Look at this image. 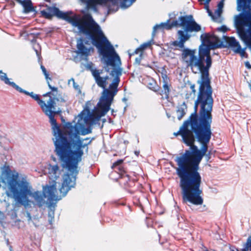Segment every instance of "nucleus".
I'll return each mask as SVG.
<instances>
[{"instance_id":"1","label":"nucleus","mask_w":251,"mask_h":251,"mask_svg":"<svg viewBox=\"0 0 251 251\" xmlns=\"http://www.w3.org/2000/svg\"><path fill=\"white\" fill-rule=\"evenodd\" d=\"M205 72L202 80L198 81L200 86L195 101V111L175 133L176 135H181L183 142L190 146L191 150H186L183 155L175 159L177 165L176 170L180 179L182 201L196 205L202 204L203 201L201 196V177L198 172L199 165L204 155H210V153H206L212 134V89L210 79L207 78V69Z\"/></svg>"},{"instance_id":"2","label":"nucleus","mask_w":251,"mask_h":251,"mask_svg":"<svg viewBox=\"0 0 251 251\" xmlns=\"http://www.w3.org/2000/svg\"><path fill=\"white\" fill-rule=\"evenodd\" d=\"M16 90L21 93L30 96L36 100L43 111L50 119L53 135L55 138L54 141L55 151L62 162L63 167L66 168L68 171L63 176L62 186L59 189L61 195H66L75 184L76 176L78 172V163L81 161L83 155V149L90 144L91 140L88 138H80L78 131L75 128L72 129L68 132L70 139L68 142L66 135L62 132L54 119L55 115L58 113L55 107V100H57L56 97L57 95L55 92L51 91L43 95L44 97H49V100L46 102L40 99L38 95L32 92H28L19 86Z\"/></svg>"},{"instance_id":"3","label":"nucleus","mask_w":251,"mask_h":251,"mask_svg":"<svg viewBox=\"0 0 251 251\" xmlns=\"http://www.w3.org/2000/svg\"><path fill=\"white\" fill-rule=\"evenodd\" d=\"M182 27L183 30L177 31L178 40L173 41L171 45L176 50H182L181 57L187 67L190 68L192 71L197 74L200 73L201 79L202 80L203 74L207 71V78H209V71L212 66V58L210 55V50L221 47V44L217 43H209V45H201L199 49V54L196 55V50L185 49V43L188 41L191 32H198L201 30V26L197 24L192 15L180 16L177 20L171 22L170 19L165 23L156 25L153 28L152 36L153 37L157 29L170 30L173 27Z\"/></svg>"},{"instance_id":"4","label":"nucleus","mask_w":251,"mask_h":251,"mask_svg":"<svg viewBox=\"0 0 251 251\" xmlns=\"http://www.w3.org/2000/svg\"><path fill=\"white\" fill-rule=\"evenodd\" d=\"M19 178V174L15 171H11L9 168L3 170L0 175V180L4 185L2 188L5 190L7 196L14 198L17 202L25 207L30 204L28 196L34 201L36 204L41 207L45 204L49 203V197L46 196L44 190L49 187L55 189L54 195H57V188L55 184L43 187L42 192L32 191V187L27 181L26 177Z\"/></svg>"},{"instance_id":"5","label":"nucleus","mask_w":251,"mask_h":251,"mask_svg":"<svg viewBox=\"0 0 251 251\" xmlns=\"http://www.w3.org/2000/svg\"><path fill=\"white\" fill-rule=\"evenodd\" d=\"M43 16L48 19H50L53 16L64 20L72 24L75 27H77L80 32L89 36L92 44L102 50L101 42L108 43L107 38L103 34L100 26L94 21L90 14H86L82 17L75 15L72 17L71 11L63 12L58 8L49 7L46 10L41 11Z\"/></svg>"},{"instance_id":"6","label":"nucleus","mask_w":251,"mask_h":251,"mask_svg":"<svg viewBox=\"0 0 251 251\" xmlns=\"http://www.w3.org/2000/svg\"><path fill=\"white\" fill-rule=\"evenodd\" d=\"M108 43L106 42H101L102 50L98 47L96 48L99 50L100 53L102 55L105 59V63L107 66H111L116 67L110 73V75L114 76L112 83L109 85V88L106 89L105 87L108 84L107 80L109 78L108 75H102L103 70H99L93 72V76L95 82L98 86L103 89L102 95L103 96L104 91L106 90H109L111 93L116 91V94L118 92V87L120 81V76L122 75V69L120 67L121 65V61L120 56L116 52V51L107 39Z\"/></svg>"},{"instance_id":"7","label":"nucleus","mask_w":251,"mask_h":251,"mask_svg":"<svg viewBox=\"0 0 251 251\" xmlns=\"http://www.w3.org/2000/svg\"><path fill=\"white\" fill-rule=\"evenodd\" d=\"M116 95V91L111 93L108 90H105L93 111L90 112L88 109L83 110L80 114L81 119H83L85 123L88 125H93L98 122L110 110V107Z\"/></svg>"},{"instance_id":"8","label":"nucleus","mask_w":251,"mask_h":251,"mask_svg":"<svg viewBox=\"0 0 251 251\" xmlns=\"http://www.w3.org/2000/svg\"><path fill=\"white\" fill-rule=\"evenodd\" d=\"M81 2L85 3L88 8L95 9L98 5H107L108 2H111L113 6H108V11L109 13L115 12L118 9V2L119 0H80ZM121 7L126 8L132 5L136 0H122Z\"/></svg>"},{"instance_id":"9","label":"nucleus","mask_w":251,"mask_h":251,"mask_svg":"<svg viewBox=\"0 0 251 251\" xmlns=\"http://www.w3.org/2000/svg\"><path fill=\"white\" fill-rule=\"evenodd\" d=\"M55 189L52 187H49L44 190V193L46 196L49 197V203L48 204V207L49 208L48 211V221L50 225H52L54 221V211L55 207L56 206V202L57 201L61 199L58 195H55Z\"/></svg>"},{"instance_id":"10","label":"nucleus","mask_w":251,"mask_h":251,"mask_svg":"<svg viewBox=\"0 0 251 251\" xmlns=\"http://www.w3.org/2000/svg\"><path fill=\"white\" fill-rule=\"evenodd\" d=\"M246 22L245 25L248 26L247 30L243 27H239L238 33L241 40L249 46H251V15L246 18Z\"/></svg>"},{"instance_id":"11","label":"nucleus","mask_w":251,"mask_h":251,"mask_svg":"<svg viewBox=\"0 0 251 251\" xmlns=\"http://www.w3.org/2000/svg\"><path fill=\"white\" fill-rule=\"evenodd\" d=\"M48 175L50 179L52 180V184L56 186L55 180L59 177L61 171L57 165H50L48 166Z\"/></svg>"},{"instance_id":"12","label":"nucleus","mask_w":251,"mask_h":251,"mask_svg":"<svg viewBox=\"0 0 251 251\" xmlns=\"http://www.w3.org/2000/svg\"><path fill=\"white\" fill-rule=\"evenodd\" d=\"M226 42L228 46L232 48L236 53H240L242 56L244 55L245 53L244 50H242L239 42L234 37H228L226 40Z\"/></svg>"},{"instance_id":"13","label":"nucleus","mask_w":251,"mask_h":251,"mask_svg":"<svg viewBox=\"0 0 251 251\" xmlns=\"http://www.w3.org/2000/svg\"><path fill=\"white\" fill-rule=\"evenodd\" d=\"M123 160L122 159H119L114 162L112 166V168L115 170H118V174L120 177L122 179H125V181H127L129 180V176L126 175V173L124 170L123 168L121 166Z\"/></svg>"},{"instance_id":"14","label":"nucleus","mask_w":251,"mask_h":251,"mask_svg":"<svg viewBox=\"0 0 251 251\" xmlns=\"http://www.w3.org/2000/svg\"><path fill=\"white\" fill-rule=\"evenodd\" d=\"M82 39L80 38L77 42V49L78 54H80L81 56L87 57L89 55L91 48H87L84 45Z\"/></svg>"},{"instance_id":"15","label":"nucleus","mask_w":251,"mask_h":251,"mask_svg":"<svg viewBox=\"0 0 251 251\" xmlns=\"http://www.w3.org/2000/svg\"><path fill=\"white\" fill-rule=\"evenodd\" d=\"M196 90L195 85L190 84L189 87H186L185 88L184 93L183 94V97L187 100V101H192L194 100L195 98Z\"/></svg>"},{"instance_id":"16","label":"nucleus","mask_w":251,"mask_h":251,"mask_svg":"<svg viewBox=\"0 0 251 251\" xmlns=\"http://www.w3.org/2000/svg\"><path fill=\"white\" fill-rule=\"evenodd\" d=\"M161 77L162 79V87L163 91L162 92L164 94L166 98H169V95L170 93V79L168 77L166 74L161 73Z\"/></svg>"},{"instance_id":"17","label":"nucleus","mask_w":251,"mask_h":251,"mask_svg":"<svg viewBox=\"0 0 251 251\" xmlns=\"http://www.w3.org/2000/svg\"><path fill=\"white\" fill-rule=\"evenodd\" d=\"M21 4L24 7L23 12L27 14L34 11V8L32 3L30 0H21V1L18 2Z\"/></svg>"},{"instance_id":"18","label":"nucleus","mask_w":251,"mask_h":251,"mask_svg":"<svg viewBox=\"0 0 251 251\" xmlns=\"http://www.w3.org/2000/svg\"><path fill=\"white\" fill-rule=\"evenodd\" d=\"M41 69L42 71L43 74L45 75V78L46 79V81L47 82V83H48V86L49 87V88L51 89V90L52 91H53V92H55V93H56V94H58L57 88L55 87L51 86L49 80H51V79L49 76V74L48 72H47V71L46 70L45 67L43 65H41Z\"/></svg>"},{"instance_id":"19","label":"nucleus","mask_w":251,"mask_h":251,"mask_svg":"<svg viewBox=\"0 0 251 251\" xmlns=\"http://www.w3.org/2000/svg\"><path fill=\"white\" fill-rule=\"evenodd\" d=\"M0 79L6 84L12 86L15 89H16L18 86L15 82L10 81L9 79L7 77L6 74L2 72V71H0Z\"/></svg>"},{"instance_id":"20","label":"nucleus","mask_w":251,"mask_h":251,"mask_svg":"<svg viewBox=\"0 0 251 251\" xmlns=\"http://www.w3.org/2000/svg\"><path fill=\"white\" fill-rule=\"evenodd\" d=\"M186 105L184 102L182 105L179 106L176 111L177 119L180 120L186 113Z\"/></svg>"},{"instance_id":"21","label":"nucleus","mask_w":251,"mask_h":251,"mask_svg":"<svg viewBox=\"0 0 251 251\" xmlns=\"http://www.w3.org/2000/svg\"><path fill=\"white\" fill-rule=\"evenodd\" d=\"M151 41H149L142 44L139 48H138L135 50V53L137 54L139 51H142L143 50L147 49L148 47H149L151 45Z\"/></svg>"},{"instance_id":"22","label":"nucleus","mask_w":251,"mask_h":251,"mask_svg":"<svg viewBox=\"0 0 251 251\" xmlns=\"http://www.w3.org/2000/svg\"><path fill=\"white\" fill-rule=\"evenodd\" d=\"M222 13V10H220L217 9L215 12L214 14H213L212 19L215 22H219V19L221 17V14Z\"/></svg>"},{"instance_id":"23","label":"nucleus","mask_w":251,"mask_h":251,"mask_svg":"<svg viewBox=\"0 0 251 251\" xmlns=\"http://www.w3.org/2000/svg\"><path fill=\"white\" fill-rule=\"evenodd\" d=\"M251 251V236L248 237L245 247L241 251Z\"/></svg>"},{"instance_id":"24","label":"nucleus","mask_w":251,"mask_h":251,"mask_svg":"<svg viewBox=\"0 0 251 251\" xmlns=\"http://www.w3.org/2000/svg\"><path fill=\"white\" fill-rule=\"evenodd\" d=\"M86 67L88 70H89L91 71L92 75H93V72L94 73V71H99L100 70V69H94L93 68V63L91 62L88 63L86 66Z\"/></svg>"},{"instance_id":"25","label":"nucleus","mask_w":251,"mask_h":251,"mask_svg":"<svg viewBox=\"0 0 251 251\" xmlns=\"http://www.w3.org/2000/svg\"><path fill=\"white\" fill-rule=\"evenodd\" d=\"M71 81H73V87L75 89V90H78L79 89V86L78 84H77L75 81V79L73 78H71L68 81V83L69 84H70L71 83Z\"/></svg>"},{"instance_id":"26","label":"nucleus","mask_w":251,"mask_h":251,"mask_svg":"<svg viewBox=\"0 0 251 251\" xmlns=\"http://www.w3.org/2000/svg\"><path fill=\"white\" fill-rule=\"evenodd\" d=\"M217 30L220 31L226 32L227 30V27L225 25H222L217 28Z\"/></svg>"},{"instance_id":"27","label":"nucleus","mask_w":251,"mask_h":251,"mask_svg":"<svg viewBox=\"0 0 251 251\" xmlns=\"http://www.w3.org/2000/svg\"><path fill=\"white\" fill-rule=\"evenodd\" d=\"M224 0H221L218 4V8L220 10H222L224 6Z\"/></svg>"},{"instance_id":"28","label":"nucleus","mask_w":251,"mask_h":251,"mask_svg":"<svg viewBox=\"0 0 251 251\" xmlns=\"http://www.w3.org/2000/svg\"><path fill=\"white\" fill-rule=\"evenodd\" d=\"M247 0H237L239 5H244L246 4Z\"/></svg>"},{"instance_id":"29","label":"nucleus","mask_w":251,"mask_h":251,"mask_svg":"<svg viewBox=\"0 0 251 251\" xmlns=\"http://www.w3.org/2000/svg\"><path fill=\"white\" fill-rule=\"evenodd\" d=\"M91 132V129L90 128H87L86 129V131H83L82 132V134L83 135H85V134H89Z\"/></svg>"},{"instance_id":"30","label":"nucleus","mask_w":251,"mask_h":251,"mask_svg":"<svg viewBox=\"0 0 251 251\" xmlns=\"http://www.w3.org/2000/svg\"><path fill=\"white\" fill-rule=\"evenodd\" d=\"M26 217L27 218V220L28 222L31 221V216L29 212H26Z\"/></svg>"},{"instance_id":"31","label":"nucleus","mask_w":251,"mask_h":251,"mask_svg":"<svg viewBox=\"0 0 251 251\" xmlns=\"http://www.w3.org/2000/svg\"><path fill=\"white\" fill-rule=\"evenodd\" d=\"M205 8L207 10V12L208 13L209 15L212 18L213 13L210 10L208 7H205Z\"/></svg>"},{"instance_id":"32","label":"nucleus","mask_w":251,"mask_h":251,"mask_svg":"<svg viewBox=\"0 0 251 251\" xmlns=\"http://www.w3.org/2000/svg\"><path fill=\"white\" fill-rule=\"evenodd\" d=\"M245 66L248 69L251 68V65L250 62L248 61H247L245 62Z\"/></svg>"},{"instance_id":"33","label":"nucleus","mask_w":251,"mask_h":251,"mask_svg":"<svg viewBox=\"0 0 251 251\" xmlns=\"http://www.w3.org/2000/svg\"><path fill=\"white\" fill-rule=\"evenodd\" d=\"M211 0H205V2L204 3V4L205 5V7H208V4L209 3V2Z\"/></svg>"},{"instance_id":"34","label":"nucleus","mask_w":251,"mask_h":251,"mask_svg":"<svg viewBox=\"0 0 251 251\" xmlns=\"http://www.w3.org/2000/svg\"><path fill=\"white\" fill-rule=\"evenodd\" d=\"M230 251H239L238 249L235 247H231L230 248Z\"/></svg>"},{"instance_id":"35","label":"nucleus","mask_w":251,"mask_h":251,"mask_svg":"<svg viewBox=\"0 0 251 251\" xmlns=\"http://www.w3.org/2000/svg\"><path fill=\"white\" fill-rule=\"evenodd\" d=\"M123 100L124 101H125V102H126V101L127 100H126V98H123Z\"/></svg>"},{"instance_id":"36","label":"nucleus","mask_w":251,"mask_h":251,"mask_svg":"<svg viewBox=\"0 0 251 251\" xmlns=\"http://www.w3.org/2000/svg\"><path fill=\"white\" fill-rule=\"evenodd\" d=\"M36 52V54H37V55H38V51L37 50H35Z\"/></svg>"},{"instance_id":"37","label":"nucleus","mask_w":251,"mask_h":251,"mask_svg":"<svg viewBox=\"0 0 251 251\" xmlns=\"http://www.w3.org/2000/svg\"><path fill=\"white\" fill-rule=\"evenodd\" d=\"M136 61L137 62V61L140 62V59H139V60H138V58H136Z\"/></svg>"},{"instance_id":"38","label":"nucleus","mask_w":251,"mask_h":251,"mask_svg":"<svg viewBox=\"0 0 251 251\" xmlns=\"http://www.w3.org/2000/svg\"><path fill=\"white\" fill-rule=\"evenodd\" d=\"M45 0L47 1V2H50V0Z\"/></svg>"},{"instance_id":"39","label":"nucleus","mask_w":251,"mask_h":251,"mask_svg":"<svg viewBox=\"0 0 251 251\" xmlns=\"http://www.w3.org/2000/svg\"><path fill=\"white\" fill-rule=\"evenodd\" d=\"M111 112H112V113L113 114V113L114 112V110L112 109Z\"/></svg>"},{"instance_id":"40","label":"nucleus","mask_w":251,"mask_h":251,"mask_svg":"<svg viewBox=\"0 0 251 251\" xmlns=\"http://www.w3.org/2000/svg\"><path fill=\"white\" fill-rule=\"evenodd\" d=\"M16 0L18 2L19 1H21V0Z\"/></svg>"},{"instance_id":"41","label":"nucleus","mask_w":251,"mask_h":251,"mask_svg":"<svg viewBox=\"0 0 251 251\" xmlns=\"http://www.w3.org/2000/svg\"><path fill=\"white\" fill-rule=\"evenodd\" d=\"M8 243H9V241H8V240H7V245L8 244Z\"/></svg>"}]
</instances>
